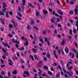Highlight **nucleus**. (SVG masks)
<instances>
[{"instance_id": "6", "label": "nucleus", "mask_w": 78, "mask_h": 78, "mask_svg": "<svg viewBox=\"0 0 78 78\" xmlns=\"http://www.w3.org/2000/svg\"><path fill=\"white\" fill-rule=\"evenodd\" d=\"M3 44L4 45H5V47H8V48H11L10 47V46H8V44H7V43H5V42H3Z\"/></svg>"}, {"instance_id": "40", "label": "nucleus", "mask_w": 78, "mask_h": 78, "mask_svg": "<svg viewBox=\"0 0 78 78\" xmlns=\"http://www.w3.org/2000/svg\"><path fill=\"white\" fill-rule=\"evenodd\" d=\"M47 57L48 58H49L50 57V55L49 54H47Z\"/></svg>"}, {"instance_id": "1", "label": "nucleus", "mask_w": 78, "mask_h": 78, "mask_svg": "<svg viewBox=\"0 0 78 78\" xmlns=\"http://www.w3.org/2000/svg\"><path fill=\"white\" fill-rule=\"evenodd\" d=\"M74 11L75 12V14L76 15H78V5L76 6L75 9H74Z\"/></svg>"}, {"instance_id": "26", "label": "nucleus", "mask_w": 78, "mask_h": 78, "mask_svg": "<svg viewBox=\"0 0 78 78\" xmlns=\"http://www.w3.org/2000/svg\"><path fill=\"white\" fill-rule=\"evenodd\" d=\"M40 39V41H41V42H42V43H44V41H43L42 40V38L41 37H40L39 38Z\"/></svg>"}, {"instance_id": "30", "label": "nucleus", "mask_w": 78, "mask_h": 78, "mask_svg": "<svg viewBox=\"0 0 78 78\" xmlns=\"http://www.w3.org/2000/svg\"><path fill=\"white\" fill-rule=\"evenodd\" d=\"M15 43L16 44H19L20 43V41H19V40H18V41L17 40H16L15 41Z\"/></svg>"}, {"instance_id": "46", "label": "nucleus", "mask_w": 78, "mask_h": 78, "mask_svg": "<svg viewBox=\"0 0 78 78\" xmlns=\"http://www.w3.org/2000/svg\"><path fill=\"white\" fill-rule=\"evenodd\" d=\"M54 33L55 34H57V30H56V29H55V30Z\"/></svg>"}, {"instance_id": "15", "label": "nucleus", "mask_w": 78, "mask_h": 78, "mask_svg": "<svg viewBox=\"0 0 78 78\" xmlns=\"http://www.w3.org/2000/svg\"><path fill=\"white\" fill-rule=\"evenodd\" d=\"M43 13L45 16H46V14H47V13H48V12H47V11L46 10H43Z\"/></svg>"}, {"instance_id": "11", "label": "nucleus", "mask_w": 78, "mask_h": 78, "mask_svg": "<svg viewBox=\"0 0 78 78\" xmlns=\"http://www.w3.org/2000/svg\"><path fill=\"white\" fill-rule=\"evenodd\" d=\"M2 50L5 53H6V52H7V49H4V48H2Z\"/></svg>"}, {"instance_id": "25", "label": "nucleus", "mask_w": 78, "mask_h": 78, "mask_svg": "<svg viewBox=\"0 0 78 78\" xmlns=\"http://www.w3.org/2000/svg\"><path fill=\"white\" fill-rule=\"evenodd\" d=\"M34 29L36 30L37 31H38V30H39L38 28L36 26H34Z\"/></svg>"}, {"instance_id": "45", "label": "nucleus", "mask_w": 78, "mask_h": 78, "mask_svg": "<svg viewBox=\"0 0 78 78\" xmlns=\"http://www.w3.org/2000/svg\"><path fill=\"white\" fill-rule=\"evenodd\" d=\"M9 65H10V66H12V64H13V62H9Z\"/></svg>"}, {"instance_id": "28", "label": "nucleus", "mask_w": 78, "mask_h": 78, "mask_svg": "<svg viewBox=\"0 0 78 78\" xmlns=\"http://www.w3.org/2000/svg\"><path fill=\"white\" fill-rule=\"evenodd\" d=\"M76 25L77 28V31H78V20L76 23Z\"/></svg>"}, {"instance_id": "52", "label": "nucleus", "mask_w": 78, "mask_h": 78, "mask_svg": "<svg viewBox=\"0 0 78 78\" xmlns=\"http://www.w3.org/2000/svg\"><path fill=\"white\" fill-rule=\"evenodd\" d=\"M9 14L10 16H12V12L11 11H10L9 12Z\"/></svg>"}, {"instance_id": "39", "label": "nucleus", "mask_w": 78, "mask_h": 78, "mask_svg": "<svg viewBox=\"0 0 78 78\" xmlns=\"http://www.w3.org/2000/svg\"><path fill=\"white\" fill-rule=\"evenodd\" d=\"M44 39H45V42H48V41H49L48 40V38L45 37Z\"/></svg>"}, {"instance_id": "35", "label": "nucleus", "mask_w": 78, "mask_h": 78, "mask_svg": "<svg viewBox=\"0 0 78 78\" xmlns=\"http://www.w3.org/2000/svg\"><path fill=\"white\" fill-rule=\"evenodd\" d=\"M0 20L1 22L2 23V24H5V23L4 22V21H2V19L0 18Z\"/></svg>"}, {"instance_id": "4", "label": "nucleus", "mask_w": 78, "mask_h": 78, "mask_svg": "<svg viewBox=\"0 0 78 78\" xmlns=\"http://www.w3.org/2000/svg\"><path fill=\"white\" fill-rule=\"evenodd\" d=\"M2 7L3 8H6L7 7V5H6V4L5 3L3 2L2 3Z\"/></svg>"}, {"instance_id": "16", "label": "nucleus", "mask_w": 78, "mask_h": 78, "mask_svg": "<svg viewBox=\"0 0 78 78\" xmlns=\"http://www.w3.org/2000/svg\"><path fill=\"white\" fill-rule=\"evenodd\" d=\"M43 68H44V69L45 70H48V66H43Z\"/></svg>"}, {"instance_id": "36", "label": "nucleus", "mask_w": 78, "mask_h": 78, "mask_svg": "<svg viewBox=\"0 0 78 78\" xmlns=\"http://www.w3.org/2000/svg\"><path fill=\"white\" fill-rule=\"evenodd\" d=\"M50 26L51 28H55V26H54V25L53 24H51L50 25Z\"/></svg>"}, {"instance_id": "57", "label": "nucleus", "mask_w": 78, "mask_h": 78, "mask_svg": "<svg viewBox=\"0 0 78 78\" xmlns=\"http://www.w3.org/2000/svg\"><path fill=\"white\" fill-rule=\"evenodd\" d=\"M64 76L66 78H67V77H68V75H67V74H65Z\"/></svg>"}, {"instance_id": "62", "label": "nucleus", "mask_w": 78, "mask_h": 78, "mask_svg": "<svg viewBox=\"0 0 78 78\" xmlns=\"http://www.w3.org/2000/svg\"><path fill=\"white\" fill-rule=\"evenodd\" d=\"M21 39H22L23 40H26V38H24V37H21Z\"/></svg>"}, {"instance_id": "18", "label": "nucleus", "mask_w": 78, "mask_h": 78, "mask_svg": "<svg viewBox=\"0 0 78 78\" xmlns=\"http://www.w3.org/2000/svg\"><path fill=\"white\" fill-rule=\"evenodd\" d=\"M8 14H9V12L7 11L6 13V16L7 17H9V15H8Z\"/></svg>"}, {"instance_id": "51", "label": "nucleus", "mask_w": 78, "mask_h": 78, "mask_svg": "<svg viewBox=\"0 0 78 78\" xmlns=\"http://www.w3.org/2000/svg\"><path fill=\"white\" fill-rule=\"evenodd\" d=\"M30 58H31L32 59V60H34V58H33V57L32 56L30 55Z\"/></svg>"}, {"instance_id": "50", "label": "nucleus", "mask_w": 78, "mask_h": 78, "mask_svg": "<svg viewBox=\"0 0 78 78\" xmlns=\"http://www.w3.org/2000/svg\"><path fill=\"white\" fill-rule=\"evenodd\" d=\"M38 6L39 9H41V8L40 7V4H38Z\"/></svg>"}, {"instance_id": "7", "label": "nucleus", "mask_w": 78, "mask_h": 78, "mask_svg": "<svg viewBox=\"0 0 78 78\" xmlns=\"http://www.w3.org/2000/svg\"><path fill=\"white\" fill-rule=\"evenodd\" d=\"M56 78H59L60 76V72H58L56 75Z\"/></svg>"}, {"instance_id": "47", "label": "nucleus", "mask_w": 78, "mask_h": 78, "mask_svg": "<svg viewBox=\"0 0 78 78\" xmlns=\"http://www.w3.org/2000/svg\"><path fill=\"white\" fill-rule=\"evenodd\" d=\"M58 17L60 18V20H62V18L63 17V16H60L58 15Z\"/></svg>"}, {"instance_id": "21", "label": "nucleus", "mask_w": 78, "mask_h": 78, "mask_svg": "<svg viewBox=\"0 0 78 78\" xmlns=\"http://www.w3.org/2000/svg\"><path fill=\"white\" fill-rule=\"evenodd\" d=\"M34 58H35L36 59V60H38L39 59L38 57H37V55H34Z\"/></svg>"}, {"instance_id": "8", "label": "nucleus", "mask_w": 78, "mask_h": 78, "mask_svg": "<svg viewBox=\"0 0 78 78\" xmlns=\"http://www.w3.org/2000/svg\"><path fill=\"white\" fill-rule=\"evenodd\" d=\"M57 12L58 13V14H59L60 15H63V12H62L61 11L59 10H58L57 11Z\"/></svg>"}, {"instance_id": "49", "label": "nucleus", "mask_w": 78, "mask_h": 78, "mask_svg": "<svg viewBox=\"0 0 78 78\" xmlns=\"http://www.w3.org/2000/svg\"><path fill=\"white\" fill-rule=\"evenodd\" d=\"M48 73L49 75H52V73H51V72L50 71H48Z\"/></svg>"}, {"instance_id": "27", "label": "nucleus", "mask_w": 78, "mask_h": 78, "mask_svg": "<svg viewBox=\"0 0 78 78\" xmlns=\"http://www.w3.org/2000/svg\"><path fill=\"white\" fill-rule=\"evenodd\" d=\"M28 5H29V6H31L32 8H34V6H33V5H32L30 3H29L28 4Z\"/></svg>"}, {"instance_id": "38", "label": "nucleus", "mask_w": 78, "mask_h": 78, "mask_svg": "<svg viewBox=\"0 0 78 78\" xmlns=\"http://www.w3.org/2000/svg\"><path fill=\"white\" fill-rule=\"evenodd\" d=\"M16 18H17V19H18V20H22V18H21L17 16H16Z\"/></svg>"}, {"instance_id": "22", "label": "nucleus", "mask_w": 78, "mask_h": 78, "mask_svg": "<svg viewBox=\"0 0 78 78\" xmlns=\"http://www.w3.org/2000/svg\"><path fill=\"white\" fill-rule=\"evenodd\" d=\"M4 9H2V11L4 12H6V8H3Z\"/></svg>"}, {"instance_id": "13", "label": "nucleus", "mask_w": 78, "mask_h": 78, "mask_svg": "<svg viewBox=\"0 0 78 78\" xmlns=\"http://www.w3.org/2000/svg\"><path fill=\"white\" fill-rule=\"evenodd\" d=\"M42 61H40L39 64H38V66H39V67H41V66H42Z\"/></svg>"}, {"instance_id": "56", "label": "nucleus", "mask_w": 78, "mask_h": 78, "mask_svg": "<svg viewBox=\"0 0 78 78\" xmlns=\"http://www.w3.org/2000/svg\"><path fill=\"white\" fill-rule=\"evenodd\" d=\"M9 36L10 37H12V35L11 34H9Z\"/></svg>"}, {"instance_id": "48", "label": "nucleus", "mask_w": 78, "mask_h": 78, "mask_svg": "<svg viewBox=\"0 0 78 78\" xmlns=\"http://www.w3.org/2000/svg\"><path fill=\"white\" fill-rule=\"evenodd\" d=\"M1 30L2 31H4V28L3 27H1Z\"/></svg>"}, {"instance_id": "59", "label": "nucleus", "mask_w": 78, "mask_h": 78, "mask_svg": "<svg viewBox=\"0 0 78 78\" xmlns=\"http://www.w3.org/2000/svg\"><path fill=\"white\" fill-rule=\"evenodd\" d=\"M58 52L59 54H61V50L59 49L58 50Z\"/></svg>"}, {"instance_id": "9", "label": "nucleus", "mask_w": 78, "mask_h": 78, "mask_svg": "<svg viewBox=\"0 0 78 78\" xmlns=\"http://www.w3.org/2000/svg\"><path fill=\"white\" fill-rule=\"evenodd\" d=\"M22 5H23V6L25 5V3H26V1L25 0H22Z\"/></svg>"}, {"instance_id": "14", "label": "nucleus", "mask_w": 78, "mask_h": 78, "mask_svg": "<svg viewBox=\"0 0 78 78\" xmlns=\"http://www.w3.org/2000/svg\"><path fill=\"white\" fill-rule=\"evenodd\" d=\"M5 15V13L3 12L0 10V16H4Z\"/></svg>"}, {"instance_id": "17", "label": "nucleus", "mask_w": 78, "mask_h": 78, "mask_svg": "<svg viewBox=\"0 0 78 78\" xmlns=\"http://www.w3.org/2000/svg\"><path fill=\"white\" fill-rule=\"evenodd\" d=\"M55 19V18H54L53 19H51V21L52 23H54L55 21V20H54Z\"/></svg>"}, {"instance_id": "19", "label": "nucleus", "mask_w": 78, "mask_h": 78, "mask_svg": "<svg viewBox=\"0 0 78 78\" xmlns=\"http://www.w3.org/2000/svg\"><path fill=\"white\" fill-rule=\"evenodd\" d=\"M12 73L13 74H14V75L17 74V70H15L14 71L12 72Z\"/></svg>"}, {"instance_id": "3", "label": "nucleus", "mask_w": 78, "mask_h": 78, "mask_svg": "<svg viewBox=\"0 0 78 78\" xmlns=\"http://www.w3.org/2000/svg\"><path fill=\"white\" fill-rule=\"evenodd\" d=\"M39 71V72L38 73V76H41V75L42 74V71H41V69L38 68V69Z\"/></svg>"}, {"instance_id": "2", "label": "nucleus", "mask_w": 78, "mask_h": 78, "mask_svg": "<svg viewBox=\"0 0 78 78\" xmlns=\"http://www.w3.org/2000/svg\"><path fill=\"white\" fill-rule=\"evenodd\" d=\"M63 70L64 72H65V73H66L67 74H68V75H69V76H73V75H72L71 74H70V73L69 72H68L67 71H66V70H65V69H64V68H63Z\"/></svg>"}, {"instance_id": "5", "label": "nucleus", "mask_w": 78, "mask_h": 78, "mask_svg": "<svg viewBox=\"0 0 78 78\" xmlns=\"http://www.w3.org/2000/svg\"><path fill=\"white\" fill-rule=\"evenodd\" d=\"M65 51L66 52V54H67V53H69V49H68V48H67V47H66L65 48Z\"/></svg>"}, {"instance_id": "44", "label": "nucleus", "mask_w": 78, "mask_h": 78, "mask_svg": "<svg viewBox=\"0 0 78 78\" xmlns=\"http://www.w3.org/2000/svg\"><path fill=\"white\" fill-rule=\"evenodd\" d=\"M68 38H69V39H70V40H71V39H72V37L71 36L69 35L68 36Z\"/></svg>"}, {"instance_id": "31", "label": "nucleus", "mask_w": 78, "mask_h": 78, "mask_svg": "<svg viewBox=\"0 0 78 78\" xmlns=\"http://www.w3.org/2000/svg\"><path fill=\"white\" fill-rule=\"evenodd\" d=\"M36 16H39V12L38 11H37L36 12Z\"/></svg>"}, {"instance_id": "20", "label": "nucleus", "mask_w": 78, "mask_h": 78, "mask_svg": "<svg viewBox=\"0 0 78 78\" xmlns=\"http://www.w3.org/2000/svg\"><path fill=\"white\" fill-rule=\"evenodd\" d=\"M28 45V41H26V43H24V45L26 46H27Z\"/></svg>"}, {"instance_id": "32", "label": "nucleus", "mask_w": 78, "mask_h": 78, "mask_svg": "<svg viewBox=\"0 0 78 78\" xmlns=\"http://www.w3.org/2000/svg\"><path fill=\"white\" fill-rule=\"evenodd\" d=\"M1 75H5V72L4 71H2L1 73Z\"/></svg>"}, {"instance_id": "53", "label": "nucleus", "mask_w": 78, "mask_h": 78, "mask_svg": "<svg viewBox=\"0 0 78 78\" xmlns=\"http://www.w3.org/2000/svg\"><path fill=\"white\" fill-rule=\"evenodd\" d=\"M46 75V73H43L41 76H42L44 77V76H45Z\"/></svg>"}, {"instance_id": "10", "label": "nucleus", "mask_w": 78, "mask_h": 78, "mask_svg": "<svg viewBox=\"0 0 78 78\" xmlns=\"http://www.w3.org/2000/svg\"><path fill=\"white\" fill-rule=\"evenodd\" d=\"M24 73H25V74H26L27 76H30V74H29L28 71H24Z\"/></svg>"}, {"instance_id": "34", "label": "nucleus", "mask_w": 78, "mask_h": 78, "mask_svg": "<svg viewBox=\"0 0 78 78\" xmlns=\"http://www.w3.org/2000/svg\"><path fill=\"white\" fill-rule=\"evenodd\" d=\"M68 69L69 70H72V69H73V67L71 66L70 67H68Z\"/></svg>"}, {"instance_id": "63", "label": "nucleus", "mask_w": 78, "mask_h": 78, "mask_svg": "<svg viewBox=\"0 0 78 78\" xmlns=\"http://www.w3.org/2000/svg\"><path fill=\"white\" fill-rule=\"evenodd\" d=\"M73 11H71L69 12V13L71 14H73Z\"/></svg>"}, {"instance_id": "54", "label": "nucleus", "mask_w": 78, "mask_h": 78, "mask_svg": "<svg viewBox=\"0 0 78 78\" xmlns=\"http://www.w3.org/2000/svg\"><path fill=\"white\" fill-rule=\"evenodd\" d=\"M9 27L10 28H12V25H11V24H10L9 25Z\"/></svg>"}, {"instance_id": "64", "label": "nucleus", "mask_w": 78, "mask_h": 78, "mask_svg": "<svg viewBox=\"0 0 78 78\" xmlns=\"http://www.w3.org/2000/svg\"><path fill=\"white\" fill-rule=\"evenodd\" d=\"M75 72H76V73L77 74V75H78V71H76V70H75Z\"/></svg>"}, {"instance_id": "60", "label": "nucleus", "mask_w": 78, "mask_h": 78, "mask_svg": "<svg viewBox=\"0 0 78 78\" xmlns=\"http://www.w3.org/2000/svg\"><path fill=\"white\" fill-rule=\"evenodd\" d=\"M73 32L74 33H76V30L75 29H73Z\"/></svg>"}, {"instance_id": "33", "label": "nucleus", "mask_w": 78, "mask_h": 78, "mask_svg": "<svg viewBox=\"0 0 78 78\" xmlns=\"http://www.w3.org/2000/svg\"><path fill=\"white\" fill-rule=\"evenodd\" d=\"M27 28L28 30H31V27H30V26L29 25L27 26Z\"/></svg>"}, {"instance_id": "41", "label": "nucleus", "mask_w": 78, "mask_h": 78, "mask_svg": "<svg viewBox=\"0 0 78 78\" xmlns=\"http://www.w3.org/2000/svg\"><path fill=\"white\" fill-rule=\"evenodd\" d=\"M34 23V21H33V20H32L30 22V24H31V25H33Z\"/></svg>"}, {"instance_id": "61", "label": "nucleus", "mask_w": 78, "mask_h": 78, "mask_svg": "<svg viewBox=\"0 0 78 78\" xmlns=\"http://www.w3.org/2000/svg\"><path fill=\"white\" fill-rule=\"evenodd\" d=\"M2 58L3 59H5L6 58V56H5L4 55H3L2 56Z\"/></svg>"}, {"instance_id": "12", "label": "nucleus", "mask_w": 78, "mask_h": 78, "mask_svg": "<svg viewBox=\"0 0 78 78\" xmlns=\"http://www.w3.org/2000/svg\"><path fill=\"white\" fill-rule=\"evenodd\" d=\"M66 43V41H65V40H63L62 41V42L61 44L62 45H63Z\"/></svg>"}, {"instance_id": "37", "label": "nucleus", "mask_w": 78, "mask_h": 78, "mask_svg": "<svg viewBox=\"0 0 78 78\" xmlns=\"http://www.w3.org/2000/svg\"><path fill=\"white\" fill-rule=\"evenodd\" d=\"M7 74L9 77H11V73H10V72H8L7 73Z\"/></svg>"}, {"instance_id": "42", "label": "nucleus", "mask_w": 78, "mask_h": 78, "mask_svg": "<svg viewBox=\"0 0 78 78\" xmlns=\"http://www.w3.org/2000/svg\"><path fill=\"white\" fill-rule=\"evenodd\" d=\"M18 15H19L20 17H22V14H20V12H17Z\"/></svg>"}, {"instance_id": "58", "label": "nucleus", "mask_w": 78, "mask_h": 78, "mask_svg": "<svg viewBox=\"0 0 78 78\" xmlns=\"http://www.w3.org/2000/svg\"><path fill=\"white\" fill-rule=\"evenodd\" d=\"M24 5H23V7H22V11H23V10H24Z\"/></svg>"}, {"instance_id": "29", "label": "nucleus", "mask_w": 78, "mask_h": 78, "mask_svg": "<svg viewBox=\"0 0 78 78\" xmlns=\"http://www.w3.org/2000/svg\"><path fill=\"white\" fill-rule=\"evenodd\" d=\"M70 3L71 5H73V4H74V2H73V1L72 0H71L70 2Z\"/></svg>"}, {"instance_id": "23", "label": "nucleus", "mask_w": 78, "mask_h": 78, "mask_svg": "<svg viewBox=\"0 0 78 78\" xmlns=\"http://www.w3.org/2000/svg\"><path fill=\"white\" fill-rule=\"evenodd\" d=\"M18 58L16 56H14L12 58V59L13 60H17L18 59Z\"/></svg>"}, {"instance_id": "24", "label": "nucleus", "mask_w": 78, "mask_h": 78, "mask_svg": "<svg viewBox=\"0 0 78 78\" xmlns=\"http://www.w3.org/2000/svg\"><path fill=\"white\" fill-rule=\"evenodd\" d=\"M33 51L34 53H36V51H37V49H34V48H32Z\"/></svg>"}, {"instance_id": "55", "label": "nucleus", "mask_w": 78, "mask_h": 78, "mask_svg": "<svg viewBox=\"0 0 78 78\" xmlns=\"http://www.w3.org/2000/svg\"><path fill=\"white\" fill-rule=\"evenodd\" d=\"M69 32L70 34H72V30L71 29L69 30Z\"/></svg>"}, {"instance_id": "43", "label": "nucleus", "mask_w": 78, "mask_h": 78, "mask_svg": "<svg viewBox=\"0 0 78 78\" xmlns=\"http://www.w3.org/2000/svg\"><path fill=\"white\" fill-rule=\"evenodd\" d=\"M24 48L23 47H21L19 49V50H24Z\"/></svg>"}]
</instances>
